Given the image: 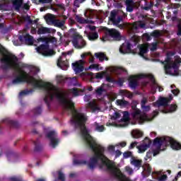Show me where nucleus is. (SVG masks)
<instances>
[{
	"mask_svg": "<svg viewBox=\"0 0 181 181\" xmlns=\"http://www.w3.org/2000/svg\"><path fill=\"white\" fill-rule=\"evenodd\" d=\"M19 40L21 42H22V40H25V45H28L29 46H33V37L28 33L25 34L23 37L20 36Z\"/></svg>",
	"mask_w": 181,
	"mask_h": 181,
	"instance_id": "10",
	"label": "nucleus"
},
{
	"mask_svg": "<svg viewBox=\"0 0 181 181\" xmlns=\"http://www.w3.org/2000/svg\"><path fill=\"white\" fill-rule=\"evenodd\" d=\"M132 136L135 139H138L142 138V136H144V132H142L139 130H134L132 134Z\"/></svg>",
	"mask_w": 181,
	"mask_h": 181,
	"instance_id": "25",
	"label": "nucleus"
},
{
	"mask_svg": "<svg viewBox=\"0 0 181 181\" xmlns=\"http://www.w3.org/2000/svg\"><path fill=\"white\" fill-rule=\"evenodd\" d=\"M151 36L153 37H159L160 36V32L159 30H155L151 33Z\"/></svg>",
	"mask_w": 181,
	"mask_h": 181,
	"instance_id": "47",
	"label": "nucleus"
},
{
	"mask_svg": "<svg viewBox=\"0 0 181 181\" xmlns=\"http://www.w3.org/2000/svg\"><path fill=\"white\" fill-rule=\"evenodd\" d=\"M131 165H133L137 169H141L142 168V160L133 158L131 161Z\"/></svg>",
	"mask_w": 181,
	"mask_h": 181,
	"instance_id": "21",
	"label": "nucleus"
},
{
	"mask_svg": "<svg viewBox=\"0 0 181 181\" xmlns=\"http://www.w3.org/2000/svg\"><path fill=\"white\" fill-rule=\"evenodd\" d=\"M95 57L96 59H98L100 62H104L105 60L107 62L108 60V57H107V55H105L104 52H95Z\"/></svg>",
	"mask_w": 181,
	"mask_h": 181,
	"instance_id": "19",
	"label": "nucleus"
},
{
	"mask_svg": "<svg viewBox=\"0 0 181 181\" xmlns=\"http://www.w3.org/2000/svg\"><path fill=\"white\" fill-rule=\"evenodd\" d=\"M151 158H152V151H148L145 157V160H148V159H151Z\"/></svg>",
	"mask_w": 181,
	"mask_h": 181,
	"instance_id": "61",
	"label": "nucleus"
},
{
	"mask_svg": "<svg viewBox=\"0 0 181 181\" xmlns=\"http://www.w3.org/2000/svg\"><path fill=\"white\" fill-rule=\"evenodd\" d=\"M181 64V58L179 56L175 57V61L173 62V69L174 70H179V67H180Z\"/></svg>",
	"mask_w": 181,
	"mask_h": 181,
	"instance_id": "16",
	"label": "nucleus"
},
{
	"mask_svg": "<svg viewBox=\"0 0 181 181\" xmlns=\"http://www.w3.org/2000/svg\"><path fill=\"white\" fill-rule=\"evenodd\" d=\"M74 165H87V160L76 159V160H74Z\"/></svg>",
	"mask_w": 181,
	"mask_h": 181,
	"instance_id": "36",
	"label": "nucleus"
},
{
	"mask_svg": "<svg viewBox=\"0 0 181 181\" xmlns=\"http://www.w3.org/2000/svg\"><path fill=\"white\" fill-rule=\"evenodd\" d=\"M131 105H132V110H133V111L138 110V107H136V105H138V102H136V100L132 101Z\"/></svg>",
	"mask_w": 181,
	"mask_h": 181,
	"instance_id": "51",
	"label": "nucleus"
},
{
	"mask_svg": "<svg viewBox=\"0 0 181 181\" xmlns=\"http://www.w3.org/2000/svg\"><path fill=\"white\" fill-rule=\"evenodd\" d=\"M143 145L148 146V148H151V145H152V141L149 139V138L146 137L143 141Z\"/></svg>",
	"mask_w": 181,
	"mask_h": 181,
	"instance_id": "41",
	"label": "nucleus"
},
{
	"mask_svg": "<svg viewBox=\"0 0 181 181\" xmlns=\"http://www.w3.org/2000/svg\"><path fill=\"white\" fill-rule=\"evenodd\" d=\"M117 105H120V107H129L131 104H129V102L125 100H117Z\"/></svg>",
	"mask_w": 181,
	"mask_h": 181,
	"instance_id": "28",
	"label": "nucleus"
},
{
	"mask_svg": "<svg viewBox=\"0 0 181 181\" xmlns=\"http://www.w3.org/2000/svg\"><path fill=\"white\" fill-rule=\"evenodd\" d=\"M46 137L49 139V145L52 148H54L59 145V139H57V133L54 131H50L46 134Z\"/></svg>",
	"mask_w": 181,
	"mask_h": 181,
	"instance_id": "5",
	"label": "nucleus"
},
{
	"mask_svg": "<svg viewBox=\"0 0 181 181\" xmlns=\"http://www.w3.org/2000/svg\"><path fill=\"white\" fill-rule=\"evenodd\" d=\"M177 28V36H181V19L178 21Z\"/></svg>",
	"mask_w": 181,
	"mask_h": 181,
	"instance_id": "49",
	"label": "nucleus"
},
{
	"mask_svg": "<svg viewBox=\"0 0 181 181\" xmlns=\"http://www.w3.org/2000/svg\"><path fill=\"white\" fill-rule=\"evenodd\" d=\"M0 9H1V11H8V4L6 3L0 4Z\"/></svg>",
	"mask_w": 181,
	"mask_h": 181,
	"instance_id": "54",
	"label": "nucleus"
},
{
	"mask_svg": "<svg viewBox=\"0 0 181 181\" xmlns=\"http://www.w3.org/2000/svg\"><path fill=\"white\" fill-rule=\"evenodd\" d=\"M83 2H86V0H74V6H75L76 8H78L80 6V4H83Z\"/></svg>",
	"mask_w": 181,
	"mask_h": 181,
	"instance_id": "48",
	"label": "nucleus"
},
{
	"mask_svg": "<svg viewBox=\"0 0 181 181\" xmlns=\"http://www.w3.org/2000/svg\"><path fill=\"white\" fill-rule=\"evenodd\" d=\"M177 110V105H171L170 106V108L168 110H164L163 112L164 114H168V112H175Z\"/></svg>",
	"mask_w": 181,
	"mask_h": 181,
	"instance_id": "29",
	"label": "nucleus"
},
{
	"mask_svg": "<svg viewBox=\"0 0 181 181\" xmlns=\"http://www.w3.org/2000/svg\"><path fill=\"white\" fill-rule=\"evenodd\" d=\"M33 93V90H24L20 92L19 95L20 97H22L23 95H28L29 94H32Z\"/></svg>",
	"mask_w": 181,
	"mask_h": 181,
	"instance_id": "35",
	"label": "nucleus"
},
{
	"mask_svg": "<svg viewBox=\"0 0 181 181\" xmlns=\"http://www.w3.org/2000/svg\"><path fill=\"white\" fill-rule=\"evenodd\" d=\"M88 39L89 40H97V39H98V33H91L88 36Z\"/></svg>",
	"mask_w": 181,
	"mask_h": 181,
	"instance_id": "39",
	"label": "nucleus"
},
{
	"mask_svg": "<svg viewBox=\"0 0 181 181\" xmlns=\"http://www.w3.org/2000/svg\"><path fill=\"white\" fill-rule=\"evenodd\" d=\"M139 50H140L139 54L142 57H144L145 54L148 53V49L144 47H141Z\"/></svg>",
	"mask_w": 181,
	"mask_h": 181,
	"instance_id": "43",
	"label": "nucleus"
},
{
	"mask_svg": "<svg viewBox=\"0 0 181 181\" xmlns=\"http://www.w3.org/2000/svg\"><path fill=\"white\" fill-rule=\"evenodd\" d=\"M34 115H40L42 114V107H37L33 110Z\"/></svg>",
	"mask_w": 181,
	"mask_h": 181,
	"instance_id": "44",
	"label": "nucleus"
},
{
	"mask_svg": "<svg viewBox=\"0 0 181 181\" xmlns=\"http://www.w3.org/2000/svg\"><path fill=\"white\" fill-rule=\"evenodd\" d=\"M126 6L127 12H132L135 6V3L132 0H127Z\"/></svg>",
	"mask_w": 181,
	"mask_h": 181,
	"instance_id": "20",
	"label": "nucleus"
},
{
	"mask_svg": "<svg viewBox=\"0 0 181 181\" xmlns=\"http://www.w3.org/2000/svg\"><path fill=\"white\" fill-rule=\"evenodd\" d=\"M148 148H149L148 146H146L145 144H141L136 146V148L139 151V153H144V152H145L148 149Z\"/></svg>",
	"mask_w": 181,
	"mask_h": 181,
	"instance_id": "30",
	"label": "nucleus"
},
{
	"mask_svg": "<svg viewBox=\"0 0 181 181\" xmlns=\"http://www.w3.org/2000/svg\"><path fill=\"white\" fill-rule=\"evenodd\" d=\"M11 181H22V178L19 177H13L11 178H10Z\"/></svg>",
	"mask_w": 181,
	"mask_h": 181,
	"instance_id": "64",
	"label": "nucleus"
},
{
	"mask_svg": "<svg viewBox=\"0 0 181 181\" xmlns=\"http://www.w3.org/2000/svg\"><path fill=\"white\" fill-rule=\"evenodd\" d=\"M125 169H126V172H127V173H129V175H132V173H134V170H132V168H131V167L127 166L125 168Z\"/></svg>",
	"mask_w": 181,
	"mask_h": 181,
	"instance_id": "60",
	"label": "nucleus"
},
{
	"mask_svg": "<svg viewBox=\"0 0 181 181\" xmlns=\"http://www.w3.org/2000/svg\"><path fill=\"white\" fill-rule=\"evenodd\" d=\"M58 180L66 181L64 174L62 171H58Z\"/></svg>",
	"mask_w": 181,
	"mask_h": 181,
	"instance_id": "46",
	"label": "nucleus"
},
{
	"mask_svg": "<svg viewBox=\"0 0 181 181\" xmlns=\"http://www.w3.org/2000/svg\"><path fill=\"white\" fill-rule=\"evenodd\" d=\"M170 140L168 141L169 144H168V146H171L172 149H174L175 151H180L181 144L171 137H170Z\"/></svg>",
	"mask_w": 181,
	"mask_h": 181,
	"instance_id": "9",
	"label": "nucleus"
},
{
	"mask_svg": "<svg viewBox=\"0 0 181 181\" xmlns=\"http://www.w3.org/2000/svg\"><path fill=\"white\" fill-rule=\"evenodd\" d=\"M118 12L117 10H113L110 12V16L109 17V21L113 23V25H118V23H121V21H122V17L121 16H117Z\"/></svg>",
	"mask_w": 181,
	"mask_h": 181,
	"instance_id": "7",
	"label": "nucleus"
},
{
	"mask_svg": "<svg viewBox=\"0 0 181 181\" xmlns=\"http://www.w3.org/2000/svg\"><path fill=\"white\" fill-rule=\"evenodd\" d=\"M132 117L134 119H137V121H139V122L144 123L146 122V121H149V117H148L147 114H141V110L136 109V110H133L132 112Z\"/></svg>",
	"mask_w": 181,
	"mask_h": 181,
	"instance_id": "4",
	"label": "nucleus"
},
{
	"mask_svg": "<svg viewBox=\"0 0 181 181\" xmlns=\"http://www.w3.org/2000/svg\"><path fill=\"white\" fill-rule=\"evenodd\" d=\"M95 93L98 94V95H101L103 93H104V88L103 87H99L95 90Z\"/></svg>",
	"mask_w": 181,
	"mask_h": 181,
	"instance_id": "57",
	"label": "nucleus"
},
{
	"mask_svg": "<svg viewBox=\"0 0 181 181\" xmlns=\"http://www.w3.org/2000/svg\"><path fill=\"white\" fill-rule=\"evenodd\" d=\"M75 20L76 21V22H78V23H81V24L90 23V21H88V19H85L84 18L78 15L76 16Z\"/></svg>",
	"mask_w": 181,
	"mask_h": 181,
	"instance_id": "27",
	"label": "nucleus"
},
{
	"mask_svg": "<svg viewBox=\"0 0 181 181\" xmlns=\"http://www.w3.org/2000/svg\"><path fill=\"white\" fill-rule=\"evenodd\" d=\"M153 7V1H151L150 3H147L146 6H144L143 9H144V11H149L152 9Z\"/></svg>",
	"mask_w": 181,
	"mask_h": 181,
	"instance_id": "38",
	"label": "nucleus"
},
{
	"mask_svg": "<svg viewBox=\"0 0 181 181\" xmlns=\"http://www.w3.org/2000/svg\"><path fill=\"white\" fill-rule=\"evenodd\" d=\"M144 170L146 172V175H144L145 177H148L152 173V167L148 163L146 164V168L144 166H142Z\"/></svg>",
	"mask_w": 181,
	"mask_h": 181,
	"instance_id": "23",
	"label": "nucleus"
},
{
	"mask_svg": "<svg viewBox=\"0 0 181 181\" xmlns=\"http://www.w3.org/2000/svg\"><path fill=\"white\" fill-rule=\"evenodd\" d=\"M121 122H128L129 121V113L124 112L123 117L120 119Z\"/></svg>",
	"mask_w": 181,
	"mask_h": 181,
	"instance_id": "34",
	"label": "nucleus"
},
{
	"mask_svg": "<svg viewBox=\"0 0 181 181\" xmlns=\"http://www.w3.org/2000/svg\"><path fill=\"white\" fill-rule=\"evenodd\" d=\"M82 62L83 61L80 60L79 62L72 63V69L76 73H81L84 70Z\"/></svg>",
	"mask_w": 181,
	"mask_h": 181,
	"instance_id": "8",
	"label": "nucleus"
},
{
	"mask_svg": "<svg viewBox=\"0 0 181 181\" xmlns=\"http://www.w3.org/2000/svg\"><path fill=\"white\" fill-rule=\"evenodd\" d=\"M88 105L91 108V110H93V111H97V110H100V107H98V105H97L95 102H90L88 103Z\"/></svg>",
	"mask_w": 181,
	"mask_h": 181,
	"instance_id": "37",
	"label": "nucleus"
},
{
	"mask_svg": "<svg viewBox=\"0 0 181 181\" xmlns=\"http://www.w3.org/2000/svg\"><path fill=\"white\" fill-rule=\"evenodd\" d=\"M123 156L125 159H128V158H131V156H132V152L126 151L123 153Z\"/></svg>",
	"mask_w": 181,
	"mask_h": 181,
	"instance_id": "53",
	"label": "nucleus"
},
{
	"mask_svg": "<svg viewBox=\"0 0 181 181\" xmlns=\"http://www.w3.org/2000/svg\"><path fill=\"white\" fill-rule=\"evenodd\" d=\"M131 50V43L127 42L126 44H122L121 47L119 48L120 53H123V54H125V53H128Z\"/></svg>",
	"mask_w": 181,
	"mask_h": 181,
	"instance_id": "15",
	"label": "nucleus"
},
{
	"mask_svg": "<svg viewBox=\"0 0 181 181\" xmlns=\"http://www.w3.org/2000/svg\"><path fill=\"white\" fill-rule=\"evenodd\" d=\"M163 64L164 66V70L165 71V74H172V69H173V62H170V63H164V64Z\"/></svg>",
	"mask_w": 181,
	"mask_h": 181,
	"instance_id": "17",
	"label": "nucleus"
},
{
	"mask_svg": "<svg viewBox=\"0 0 181 181\" xmlns=\"http://www.w3.org/2000/svg\"><path fill=\"white\" fill-rule=\"evenodd\" d=\"M170 100L167 98H160L155 104V107H168Z\"/></svg>",
	"mask_w": 181,
	"mask_h": 181,
	"instance_id": "11",
	"label": "nucleus"
},
{
	"mask_svg": "<svg viewBox=\"0 0 181 181\" xmlns=\"http://www.w3.org/2000/svg\"><path fill=\"white\" fill-rule=\"evenodd\" d=\"M148 103V98L144 97L141 101V107H144L146 105V103Z\"/></svg>",
	"mask_w": 181,
	"mask_h": 181,
	"instance_id": "58",
	"label": "nucleus"
},
{
	"mask_svg": "<svg viewBox=\"0 0 181 181\" xmlns=\"http://www.w3.org/2000/svg\"><path fill=\"white\" fill-rule=\"evenodd\" d=\"M156 49H158V42L152 43L150 50H151V52H155Z\"/></svg>",
	"mask_w": 181,
	"mask_h": 181,
	"instance_id": "55",
	"label": "nucleus"
},
{
	"mask_svg": "<svg viewBox=\"0 0 181 181\" xmlns=\"http://www.w3.org/2000/svg\"><path fill=\"white\" fill-rule=\"evenodd\" d=\"M3 122L7 124L10 128H19V122L18 121L12 120L11 119H5Z\"/></svg>",
	"mask_w": 181,
	"mask_h": 181,
	"instance_id": "14",
	"label": "nucleus"
},
{
	"mask_svg": "<svg viewBox=\"0 0 181 181\" xmlns=\"http://www.w3.org/2000/svg\"><path fill=\"white\" fill-rule=\"evenodd\" d=\"M151 81L153 83V84L154 86H156V87H158V91L160 93H161V91L163 90V88H162V86H159V84H158V82H156V80L155 79V77H153V76H151Z\"/></svg>",
	"mask_w": 181,
	"mask_h": 181,
	"instance_id": "33",
	"label": "nucleus"
},
{
	"mask_svg": "<svg viewBox=\"0 0 181 181\" xmlns=\"http://www.w3.org/2000/svg\"><path fill=\"white\" fill-rule=\"evenodd\" d=\"M121 117V114L118 113V112H115L114 115L111 117V119L115 121V119H118Z\"/></svg>",
	"mask_w": 181,
	"mask_h": 181,
	"instance_id": "52",
	"label": "nucleus"
},
{
	"mask_svg": "<svg viewBox=\"0 0 181 181\" xmlns=\"http://www.w3.org/2000/svg\"><path fill=\"white\" fill-rule=\"evenodd\" d=\"M108 37H112L114 40L119 41L122 37L121 36V33H119L118 30H115V28H106L105 36L103 37V41L107 42V40H108Z\"/></svg>",
	"mask_w": 181,
	"mask_h": 181,
	"instance_id": "2",
	"label": "nucleus"
},
{
	"mask_svg": "<svg viewBox=\"0 0 181 181\" xmlns=\"http://www.w3.org/2000/svg\"><path fill=\"white\" fill-rule=\"evenodd\" d=\"M72 43L76 49H83L86 47V41L83 40V36L80 35H74Z\"/></svg>",
	"mask_w": 181,
	"mask_h": 181,
	"instance_id": "6",
	"label": "nucleus"
},
{
	"mask_svg": "<svg viewBox=\"0 0 181 181\" xmlns=\"http://www.w3.org/2000/svg\"><path fill=\"white\" fill-rule=\"evenodd\" d=\"M33 144L35 145V152H40V151L43 149V146H42V144H40V141H39V139H37V141H33Z\"/></svg>",
	"mask_w": 181,
	"mask_h": 181,
	"instance_id": "24",
	"label": "nucleus"
},
{
	"mask_svg": "<svg viewBox=\"0 0 181 181\" xmlns=\"http://www.w3.org/2000/svg\"><path fill=\"white\" fill-rule=\"evenodd\" d=\"M37 42H44L45 44H42L36 48L37 53L42 54V56H53L56 54V52L49 49V38L40 37L37 39Z\"/></svg>",
	"mask_w": 181,
	"mask_h": 181,
	"instance_id": "1",
	"label": "nucleus"
},
{
	"mask_svg": "<svg viewBox=\"0 0 181 181\" xmlns=\"http://www.w3.org/2000/svg\"><path fill=\"white\" fill-rule=\"evenodd\" d=\"M116 84H118L119 87H122L124 86V78H119L117 81H116Z\"/></svg>",
	"mask_w": 181,
	"mask_h": 181,
	"instance_id": "50",
	"label": "nucleus"
},
{
	"mask_svg": "<svg viewBox=\"0 0 181 181\" xmlns=\"http://www.w3.org/2000/svg\"><path fill=\"white\" fill-rule=\"evenodd\" d=\"M145 26H146V24H145V23H144L142 21L134 22L132 24L133 29H135L136 30V29H139V28H141V29H144V28H145Z\"/></svg>",
	"mask_w": 181,
	"mask_h": 181,
	"instance_id": "22",
	"label": "nucleus"
},
{
	"mask_svg": "<svg viewBox=\"0 0 181 181\" xmlns=\"http://www.w3.org/2000/svg\"><path fill=\"white\" fill-rule=\"evenodd\" d=\"M136 145H138V142H136V141L132 142V143L130 144L129 148V149H134V148H135V146H136Z\"/></svg>",
	"mask_w": 181,
	"mask_h": 181,
	"instance_id": "63",
	"label": "nucleus"
},
{
	"mask_svg": "<svg viewBox=\"0 0 181 181\" xmlns=\"http://www.w3.org/2000/svg\"><path fill=\"white\" fill-rule=\"evenodd\" d=\"M37 33V35H46V33H50V29L46 27H41L38 28Z\"/></svg>",
	"mask_w": 181,
	"mask_h": 181,
	"instance_id": "26",
	"label": "nucleus"
},
{
	"mask_svg": "<svg viewBox=\"0 0 181 181\" xmlns=\"http://www.w3.org/2000/svg\"><path fill=\"white\" fill-rule=\"evenodd\" d=\"M105 76H107V71L98 72L96 73L95 78H98L99 80H103Z\"/></svg>",
	"mask_w": 181,
	"mask_h": 181,
	"instance_id": "32",
	"label": "nucleus"
},
{
	"mask_svg": "<svg viewBox=\"0 0 181 181\" xmlns=\"http://www.w3.org/2000/svg\"><path fill=\"white\" fill-rule=\"evenodd\" d=\"M169 141H170V137L166 136V137H157L153 141V146H156L157 149H160L162 148V146H168L169 143Z\"/></svg>",
	"mask_w": 181,
	"mask_h": 181,
	"instance_id": "3",
	"label": "nucleus"
},
{
	"mask_svg": "<svg viewBox=\"0 0 181 181\" xmlns=\"http://www.w3.org/2000/svg\"><path fill=\"white\" fill-rule=\"evenodd\" d=\"M129 86L130 88L135 90L138 87V80H136V76H131L129 77Z\"/></svg>",
	"mask_w": 181,
	"mask_h": 181,
	"instance_id": "12",
	"label": "nucleus"
},
{
	"mask_svg": "<svg viewBox=\"0 0 181 181\" xmlns=\"http://www.w3.org/2000/svg\"><path fill=\"white\" fill-rule=\"evenodd\" d=\"M161 64H165V63H173L172 62V57L169 56L168 54H166V58L165 59L164 61H160Z\"/></svg>",
	"mask_w": 181,
	"mask_h": 181,
	"instance_id": "45",
	"label": "nucleus"
},
{
	"mask_svg": "<svg viewBox=\"0 0 181 181\" xmlns=\"http://www.w3.org/2000/svg\"><path fill=\"white\" fill-rule=\"evenodd\" d=\"M143 111L148 112V111H151V106L150 105H144L141 106Z\"/></svg>",
	"mask_w": 181,
	"mask_h": 181,
	"instance_id": "59",
	"label": "nucleus"
},
{
	"mask_svg": "<svg viewBox=\"0 0 181 181\" xmlns=\"http://www.w3.org/2000/svg\"><path fill=\"white\" fill-rule=\"evenodd\" d=\"M57 66L62 70H67L69 69V61L67 59L63 61L62 60V57H60L57 61Z\"/></svg>",
	"mask_w": 181,
	"mask_h": 181,
	"instance_id": "13",
	"label": "nucleus"
},
{
	"mask_svg": "<svg viewBox=\"0 0 181 181\" xmlns=\"http://www.w3.org/2000/svg\"><path fill=\"white\" fill-rule=\"evenodd\" d=\"M98 67H99L98 64H93L90 65L89 69H95L96 70L98 71V70H100V69Z\"/></svg>",
	"mask_w": 181,
	"mask_h": 181,
	"instance_id": "62",
	"label": "nucleus"
},
{
	"mask_svg": "<svg viewBox=\"0 0 181 181\" xmlns=\"http://www.w3.org/2000/svg\"><path fill=\"white\" fill-rule=\"evenodd\" d=\"M23 19L25 22H28V23L29 25H32V24L33 23V20H32V19L30 18V16H29V15H27V16H23Z\"/></svg>",
	"mask_w": 181,
	"mask_h": 181,
	"instance_id": "42",
	"label": "nucleus"
},
{
	"mask_svg": "<svg viewBox=\"0 0 181 181\" xmlns=\"http://www.w3.org/2000/svg\"><path fill=\"white\" fill-rule=\"evenodd\" d=\"M105 80H106V81H107V83H115L116 82L115 79H114L113 78H112L110 76H107Z\"/></svg>",
	"mask_w": 181,
	"mask_h": 181,
	"instance_id": "56",
	"label": "nucleus"
},
{
	"mask_svg": "<svg viewBox=\"0 0 181 181\" xmlns=\"http://www.w3.org/2000/svg\"><path fill=\"white\" fill-rule=\"evenodd\" d=\"M95 131L98 132H104L105 131V127L104 125H100L98 123L95 122Z\"/></svg>",
	"mask_w": 181,
	"mask_h": 181,
	"instance_id": "31",
	"label": "nucleus"
},
{
	"mask_svg": "<svg viewBox=\"0 0 181 181\" xmlns=\"http://www.w3.org/2000/svg\"><path fill=\"white\" fill-rule=\"evenodd\" d=\"M54 25L57 28H63L64 26V21H60L59 20H55L54 21Z\"/></svg>",
	"mask_w": 181,
	"mask_h": 181,
	"instance_id": "40",
	"label": "nucleus"
},
{
	"mask_svg": "<svg viewBox=\"0 0 181 181\" xmlns=\"http://www.w3.org/2000/svg\"><path fill=\"white\" fill-rule=\"evenodd\" d=\"M11 2L16 11H19L23 4V0H11Z\"/></svg>",
	"mask_w": 181,
	"mask_h": 181,
	"instance_id": "18",
	"label": "nucleus"
}]
</instances>
